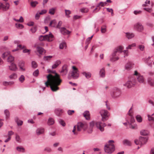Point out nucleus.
I'll return each instance as SVG.
<instances>
[{"label":"nucleus","mask_w":154,"mask_h":154,"mask_svg":"<svg viewBox=\"0 0 154 154\" xmlns=\"http://www.w3.org/2000/svg\"><path fill=\"white\" fill-rule=\"evenodd\" d=\"M47 78V81L45 83L46 86L48 87L50 84L51 88L53 91L58 90L59 88L58 86L62 82V79L60 78V76L57 73H56L55 75L54 76L51 74H49Z\"/></svg>","instance_id":"f257e3e1"},{"label":"nucleus","mask_w":154,"mask_h":154,"mask_svg":"<svg viewBox=\"0 0 154 154\" xmlns=\"http://www.w3.org/2000/svg\"><path fill=\"white\" fill-rule=\"evenodd\" d=\"M113 140H109L108 143L105 145L104 150L105 152L108 154H111L115 150V146Z\"/></svg>","instance_id":"f03ea898"},{"label":"nucleus","mask_w":154,"mask_h":154,"mask_svg":"<svg viewBox=\"0 0 154 154\" xmlns=\"http://www.w3.org/2000/svg\"><path fill=\"white\" fill-rule=\"evenodd\" d=\"M148 138L147 137H140L139 138V140H135V143L137 145H140V147L146 143L148 140Z\"/></svg>","instance_id":"7ed1b4c3"},{"label":"nucleus","mask_w":154,"mask_h":154,"mask_svg":"<svg viewBox=\"0 0 154 154\" xmlns=\"http://www.w3.org/2000/svg\"><path fill=\"white\" fill-rule=\"evenodd\" d=\"M54 38V36L50 32V33L46 35H40L39 37V39L41 41L44 40H47L48 42H51L53 41L52 38Z\"/></svg>","instance_id":"20e7f679"},{"label":"nucleus","mask_w":154,"mask_h":154,"mask_svg":"<svg viewBox=\"0 0 154 154\" xmlns=\"http://www.w3.org/2000/svg\"><path fill=\"white\" fill-rule=\"evenodd\" d=\"M100 113L102 116V121L105 122L108 119L109 116L108 112L106 110L102 109L100 110Z\"/></svg>","instance_id":"39448f33"},{"label":"nucleus","mask_w":154,"mask_h":154,"mask_svg":"<svg viewBox=\"0 0 154 154\" xmlns=\"http://www.w3.org/2000/svg\"><path fill=\"white\" fill-rule=\"evenodd\" d=\"M77 127V131H79L82 129L84 131L85 130L87 127V126L85 123L79 122L78 123Z\"/></svg>","instance_id":"423d86ee"},{"label":"nucleus","mask_w":154,"mask_h":154,"mask_svg":"<svg viewBox=\"0 0 154 154\" xmlns=\"http://www.w3.org/2000/svg\"><path fill=\"white\" fill-rule=\"evenodd\" d=\"M95 124L97 128L102 132L104 131V127L106 125L105 123H102L100 122H96Z\"/></svg>","instance_id":"0eeeda50"},{"label":"nucleus","mask_w":154,"mask_h":154,"mask_svg":"<svg viewBox=\"0 0 154 154\" xmlns=\"http://www.w3.org/2000/svg\"><path fill=\"white\" fill-rule=\"evenodd\" d=\"M73 71L71 73V76L74 79H76L79 76L77 69L75 66H72Z\"/></svg>","instance_id":"6e6552de"},{"label":"nucleus","mask_w":154,"mask_h":154,"mask_svg":"<svg viewBox=\"0 0 154 154\" xmlns=\"http://www.w3.org/2000/svg\"><path fill=\"white\" fill-rule=\"evenodd\" d=\"M134 29L139 32H141L143 29V27L140 23H138L134 25Z\"/></svg>","instance_id":"1a4fd4ad"},{"label":"nucleus","mask_w":154,"mask_h":154,"mask_svg":"<svg viewBox=\"0 0 154 154\" xmlns=\"http://www.w3.org/2000/svg\"><path fill=\"white\" fill-rule=\"evenodd\" d=\"M9 4L8 3H6L5 5L3 4L0 2V9H2L3 11H5L9 9Z\"/></svg>","instance_id":"9d476101"},{"label":"nucleus","mask_w":154,"mask_h":154,"mask_svg":"<svg viewBox=\"0 0 154 154\" xmlns=\"http://www.w3.org/2000/svg\"><path fill=\"white\" fill-rule=\"evenodd\" d=\"M60 30L61 33L64 35L69 34L71 32L70 31L67 30L64 27L61 28Z\"/></svg>","instance_id":"9b49d317"},{"label":"nucleus","mask_w":154,"mask_h":154,"mask_svg":"<svg viewBox=\"0 0 154 154\" xmlns=\"http://www.w3.org/2000/svg\"><path fill=\"white\" fill-rule=\"evenodd\" d=\"M37 52L40 55H42L43 52L45 53L46 51L45 50L42 48L38 46L36 47Z\"/></svg>","instance_id":"f8f14e48"},{"label":"nucleus","mask_w":154,"mask_h":154,"mask_svg":"<svg viewBox=\"0 0 154 154\" xmlns=\"http://www.w3.org/2000/svg\"><path fill=\"white\" fill-rule=\"evenodd\" d=\"M134 85L131 81H128L125 83L124 84V86L128 88H131Z\"/></svg>","instance_id":"ddd939ff"},{"label":"nucleus","mask_w":154,"mask_h":154,"mask_svg":"<svg viewBox=\"0 0 154 154\" xmlns=\"http://www.w3.org/2000/svg\"><path fill=\"white\" fill-rule=\"evenodd\" d=\"M113 93V95L114 97H117L120 95L121 94V92L120 89H117L114 90Z\"/></svg>","instance_id":"4468645a"},{"label":"nucleus","mask_w":154,"mask_h":154,"mask_svg":"<svg viewBox=\"0 0 154 154\" xmlns=\"http://www.w3.org/2000/svg\"><path fill=\"white\" fill-rule=\"evenodd\" d=\"M117 51L115 50L114 52L112 54V57L110 59V61L112 62H114L116 60H118L119 59V58L118 57H114L116 55V53H117Z\"/></svg>","instance_id":"2eb2a0df"},{"label":"nucleus","mask_w":154,"mask_h":154,"mask_svg":"<svg viewBox=\"0 0 154 154\" xmlns=\"http://www.w3.org/2000/svg\"><path fill=\"white\" fill-rule=\"evenodd\" d=\"M68 72L67 67L66 66H64L62 67V69L60 71L61 73L62 74L63 76L66 75Z\"/></svg>","instance_id":"dca6fc26"},{"label":"nucleus","mask_w":154,"mask_h":154,"mask_svg":"<svg viewBox=\"0 0 154 154\" xmlns=\"http://www.w3.org/2000/svg\"><path fill=\"white\" fill-rule=\"evenodd\" d=\"M9 69L12 71H16L17 69V68L15 64L12 63L11 65L9 66Z\"/></svg>","instance_id":"f3484780"},{"label":"nucleus","mask_w":154,"mask_h":154,"mask_svg":"<svg viewBox=\"0 0 154 154\" xmlns=\"http://www.w3.org/2000/svg\"><path fill=\"white\" fill-rule=\"evenodd\" d=\"M55 113L58 116H60L63 113L62 110L60 109H55Z\"/></svg>","instance_id":"a211bd4d"},{"label":"nucleus","mask_w":154,"mask_h":154,"mask_svg":"<svg viewBox=\"0 0 154 154\" xmlns=\"http://www.w3.org/2000/svg\"><path fill=\"white\" fill-rule=\"evenodd\" d=\"M132 65L131 63L128 62L125 65V68L127 70H129L132 68Z\"/></svg>","instance_id":"6ab92c4d"},{"label":"nucleus","mask_w":154,"mask_h":154,"mask_svg":"<svg viewBox=\"0 0 154 154\" xmlns=\"http://www.w3.org/2000/svg\"><path fill=\"white\" fill-rule=\"evenodd\" d=\"M126 37L128 39H131L134 36V34L132 33L126 32Z\"/></svg>","instance_id":"aec40b11"},{"label":"nucleus","mask_w":154,"mask_h":154,"mask_svg":"<svg viewBox=\"0 0 154 154\" xmlns=\"http://www.w3.org/2000/svg\"><path fill=\"white\" fill-rule=\"evenodd\" d=\"M147 82L149 85L151 86H154V80L151 78H149L147 79Z\"/></svg>","instance_id":"412c9836"},{"label":"nucleus","mask_w":154,"mask_h":154,"mask_svg":"<svg viewBox=\"0 0 154 154\" xmlns=\"http://www.w3.org/2000/svg\"><path fill=\"white\" fill-rule=\"evenodd\" d=\"M61 63V61L60 60H57L55 63L52 66V69L56 68L59 64Z\"/></svg>","instance_id":"4be33fe9"},{"label":"nucleus","mask_w":154,"mask_h":154,"mask_svg":"<svg viewBox=\"0 0 154 154\" xmlns=\"http://www.w3.org/2000/svg\"><path fill=\"white\" fill-rule=\"evenodd\" d=\"M44 129L42 128H38L36 131V133L38 135H39L43 133Z\"/></svg>","instance_id":"5701e85b"},{"label":"nucleus","mask_w":154,"mask_h":154,"mask_svg":"<svg viewBox=\"0 0 154 154\" xmlns=\"http://www.w3.org/2000/svg\"><path fill=\"white\" fill-rule=\"evenodd\" d=\"M83 115L88 120L90 119V113L88 111H86L85 112L83 113Z\"/></svg>","instance_id":"b1692460"},{"label":"nucleus","mask_w":154,"mask_h":154,"mask_svg":"<svg viewBox=\"0 0 154 154\" xmlns=\"http://www.w3.org/2000/svg\"><path fill=\"white\" fill-rule=\"evenodd\" d=\"M16 122L17 123L18 125H21L23 123V122L20 120H19L18 117H16L15 119Z\"/></svg>","instance_id":"393cba45"},{"label":"nucleus","mask_w":154,"mask_h":154,"mask_svg":"<svg viewBox=\"0 0 154 154\" xmlns=\"http://www.w3.org/2000/svg\"><path fill=\"white\" fill-rule=\"evenodd\" d=\"M56 10V8H52L49 10V13L51 15H54L55 13Z\"/></svg>","instance_id":"a878e982"},{"label":"nucleus","mask_w":154,"mask_h":154,"mask_svg":"<svg viewBox=\"0 0 154 154\" xmlns=\"http://www.w3.org/2000/svg\"><path fill=\"white\" fill-rule=\"evenodd\" d=\"M137 79L138 81L140 83H142L144 82V78L142 75H139L137 78Z\"/></svg>","instance_id":"bb28decb"},{"label":"nucleus","mask_w":154,"mask_h":154,"mask_svg":"<svg viewBox=\"0 0 154 154\" xmlns=\"http://www.w3.org/2000/svg\"><path fill=\"white\" fill-rule=\"evenodd\" d=\"M57 22L55 20L51 21L50 23L49 26H50L55 27L56 26Z\"/></svg>","instance_id":"cd10ccee"},{"label":"nucleus","mask_w":154,"mask_h":154,"mask_svg":"<svg viewBox=\"0 0 154 154\" xmlns=\"http://www.w3.org/2000/svg\"><path fill=\"white\" fill-rule=\"evenodd\" d=\"M123 143L124 144L126 145L129 146L131 145V143L130 141L127 139L124 140L123 141Z\"/></svg>","instance_id":"c85d7f7f"},{"label":"nucleus","mask_w":154,"mask_h":154,"mask_svg":"<svg viewBox=\"0 0 154 154\" xmlns=\"http://www.w3.org/2000/svg\"><path fill=\"white\" fill-rule=\"evenodd\" d=\"M100 74L101 77H104L105 76V71L104 68L101 69L100 72Z\"/></svg>","instance_id":"c756f323"},{"label":"nucleus","mask_w":154,"mask_h":154,"mask_svg":"<svg viewBox=\"0 0 154 154\" xmlns=\"http://www.w3.org/2000/svg\"><path fill=\"white\" fill-rule=\"evenodd\" d=\"M54 123V120L52 118H50L49 119L48 122V124L49 125H51Z\"/></svg>","instance_id":"7c9ffc66"},{"label":"nucleus","mask_w":154,"mask_h":154,"mask_svg":"<svg viewBox=\"0 0 154 154\" xmlns=\"http://www.w3.org/2000/svg\"><path fill=\"white\" fill-rule=\"evenodd\" d=\"M82 74L83 75H85V77L87 79L90 78L91 76V74L90 72L86 73L85 72H84L82 73Z\"/></svg>","instance_id":"2f4dec72"},{"label":"nucleus","mask_w":154,"mask_h":154,"mask_svg":"<svg viewBox=\"0 0 154 154\" xmlns=\"http://www.w3.org/2000/svg\"><path fill=\"white\" fill-rule=\"evenodd\" d=\"M140 133L142 135L146 136L148 134V132L147 130H143L141 131Z\"/></svg>","instance_id":"473e14b6"},{"label":"nucleus","mask_w":154,"mask_h":154,"mask_svg":"<svg viewBox=\"0 0 154 154\" xmlns=\"http://www.w3.org/2000/svg\"><path fill=\"white\" fill-rule=\"evenodd\" d=\"M123 49V47L122 46H119L116 48L115 50L117 52L121 53L122 52V50Z\"/></svg>","instance_id":"72a5a7b5"},{"label":"nucleus","mask_w":154,"mask_h":154,"mask_svg":"<svg viewBox=\"0 0 154 154\" xmlns=\"http://www.w3.org/2000/svg\"><path fill=\"white\" fill-rule=\"evenodd\" d=\"M53 57L52 56H44L43 57V59L44 61H49Z\"/></svg>","instance_id":"f704fd0d"},{"label":"nucleus","mask_w":154,"mask_h":154,"mask_svg":"<svg viewBox=\"0 0 154 154\" xmlns=\"http://www.w3.org/2000/svg\"><path fill=\"white\" fill-rule=\"evenodd\" d=\"M14 84V82H8L5 81V82H4L3 83V84L4 86H7L8 85H12Z\"/></svg>","instance_id":"c9c22d12"},{"label":"nucleus","mask_w":154,"mask_h":154,"mask_svg":"<svg viewBox=\"0 0 154 154\" xmlns=\"http://www.w3.org/2000/svg\"><path fill=\"white\" fill-rule=\"evenodd\" d=\"M136 119L138 122H141L142 121V118L140 115H137L136 116Z\"/></svg>","instance_id":"e433bc0d"},{"label":"nucleus","mask_w":154,"mask_h":154,"mask_svg":"<svg viewBox=\"0 0 154 154\" xmlns=\"http://www.w3.org/2000/svg\"><path fill=\"white\" fill-rule=\"evenodd\" d=\"M17 150L19 152H24V149L21 146H17L16 147Z\"/></svg>","instance_id":"4c0bfd02"},{"label":"nucleus","mask_w":154,"mask_h":154,"mask_svg":"<svg viewBox=\"0 0 154 154\" xmlns=\"http://www.w3.org/2000/svg\"><path fill=\"white\" fill-rule=\"evenodd\" d=\"M101 31L102 33H104L106 32V26L105 25H103L101 27Z\"/></svg>","instance_id":"58836bf2"},{"label":"nucleus","mask_w":154,"mask_h":154,"mask_svg":"<svg viewBox=\"0 0 154 154\" xmlns=\"http://www.w3.org/2000/svg\"><path fill=\"white\" fill-rule=\"evenodd\" d=\"M14 60V57L12 56H10L8 58L7 61L8 62H11Z\"/></svg>","instance_id":"ea45409f"},{"label":"nucleus","mask_w":154,"mask_h":154,"mask_svg":"<svg viewBox=\"0 0 154 154\" xmlns=\"http://www.w3.org/2000/svg\"><path fill=\"white\" fill-rule=\"evenodd\" d=\"M5 114V115L7 118H8L10 116V112L8 109H5L4 111Z\"/></svg>","instance_id":"a19ab883"},{"label":"nucleus","mask_w":154,"mask_h":154,"mask_svg":"<svg viewBox=\"0 0 154 154\" xmlns=\"http://www.w3.org/2000/svg\"><path fill=\"white\" fill-rule=\"evenodd\" d=\"M138 48L141 51H143L144 50L145 46L144 45H138Z\"/></svg>","instance_id":"79ce46f5"},{"label":"nucleus","mask_w":154,"mask_h":154,"mask_svg":"<svg viewBox=\"0 0 154 154\" xmlns=\"http://www.w3.org/2000/svg\"><path fill=\"white\" fill-rule=\"evenodd\" d=\"M66 47V44L65 43L63 42L61 43L59 45V48L60 49H63Z\"/></svg>","instance_id":"37998d69"},{"label":"nucleus","mask_w":154,"mask_h":154,"mask_svg":"<svg viewBox=\"0 0 154 154\" xmlns=\"http://www.w3.org/2000/svg\"><path fill=\"white\" fill-rule=\"evenodd\" d=\"M65 12L66 15L67 16V17H70V16H69V15L71 14V11L69 10H65Z\"/></svg>","instance_id":"c03bdc74"},{"label":"nucleus","mask_w":154,"mask_h":154,"mask_svg":"<svg viewBox=\"0 0 154 154\" xmlns=\"http://www.w3.org/2000/svg\"><path fill=\"white\" fill-rule=\"evenodd\" d=\"M16 27L18 28L22 29L23 27V26L21 24L16 23L15 24Z\"/></svg>","instance_id":"a18cd8bd"},{"label":"nucleus","mask_w":154,"mask_h":154,"mask_svg":"<svg viewBox=\"0 0 154 154\" xmlns=\"http://www.w3.org/2000/svg\"><path fill=\"white\" fill-rule=\"evenodd\" d=\"M59 122L60 124L62 125L63 126H65V123L63 120L60 119L59 120Z\"/></svg>","instance_id":"49530a36"},{"label":"nucleus","mask_w":154,"mask_h":154,"mask_svg":"<svg viewBox=\"0 0 154 154\" xmlns=\"http://www.w3.org/2000/svg\"><path fill=\"white\" fill-rule=\"evenodd\" d=\"M37 4L38 2L37 1L32 2L30 3L32 7H35Z\"/></svg>","instance_id":"de8ad7c7"},{"label":"nucleus","mask_w":154,"mask_h":154,"mask_svg":"<svg viewBox=\"0 0 154 154\" xmlns=\"http://www.w3.org/2000/svg\"><path fill=\"white\" fill-rule=\"evenodd\" d=\"M32 67L34 68H35L37 67V65L36 62L33 61L32 63Z\"/></svg>","instance_id":"09e8293b"},{"label":"nucleus","mask_w":154,"mask_h":154,"mask_svg":"<svg viewBox=\"0 0 154 154\" xmlns=\"http://www.w3.org/2000/svg\"><path fill=\"white\" fill-rule=\"evenodd\" d=\"M39 72L38 69L36 70L33 73V75L34 76H37L39 74Z\"/></svg>","instance_id":"8fccbe9b"},{"label":"nucleus","mask_w":154,"mask_h":154,"mask_svg":"<svg viewBox=\"0 0 154 154\" xmlns=\"http://www.w3.org/2000/svg\"><path fill=\"white\" fill-rule=\"evenodd\" d=\"M147 116L148 117V119L149 121H154V118L152 117L151 115L148 114Z\"/></svg>","instance_id":"3c124183"},{"label":"nucleus","mask_w":154,"mask_h":154,"mask_svg":"<svg viewBox=\"0 0 154 154\" xmlns=\"http://www.w3.org/2000/svg\"><path fill=\"white\" fill-rule=\"evenodd\" d=\"M62 24V21H60L59 22L58 24L56 26V27L57 28L60 29L61 28H60Z\"/></svg>","instance_id":"603ef678"},{"label":"nucleus","mask_w":154,"mask_h":154,"mask_svg":"<svg viewBox=\"0 0 154 154\" xmlns=\"http://www.w3.org/2000/svg\"><path fill=\"white\" fill-rule=\"evenodd\" d=\"M136 46V44L135 43H133L131 45H129L127 48L126 49H131L132 47H135Z\"/></svg>","instance_id":"864d4df0"},{"label":"nucleus","mask_w":154,"mask_h":154,"mask_svg":"<svg viewBox=\"0 0 154 154\" xmlns=\"http://www.w3.org/2000/svg\"><path fill=\"white\" fill-rule=\"evenodd\" d=\"M24 62L23 61H20L18 63L19 66H24Z\"/></svg>","instance_id":"5fc2aeb1"},{"label":"nucleus","mask_w":154,"mask_h":154,"mask_svg":"<svg viewBox=\"0 0 154 154\" xmlns=\"http://www.w3.org/2000/svg\"><path fill=\"white\" fill-rule=\"evenodd\" d=\"M25 80V77L24 75H22L19 78L20 81L22 82Z\"/></svg>","instance_id":"6e6d98bb"},{"label":"nucleus","mask_w":154,"mask_h":154,"mask_svg":"<svg viewBox=\"0 0 154 154\" xmlns=\"http://www.w3.org/2000/svg\"><path fill=\"white\" fill-rule=\"evenodd\" d=\"M9 54V53L8 52H5L3 54H2V57L4 59Z\"/></svg>","instance_id":"4d7b16f0"},{"label":"nucleus","mask_w":154,"mask_h":154,"mask_svg":"<svg viewBox=\"0 0 154 154\" xmlns=\"http://www.w3.org/2000/svg\"><path fill=\"white\" fill-rule=\"evenodd\" d=\"M16 75L15 73H13L9 76V78L11 79H14L15 77H16Z\"/></svg>","instance_id":"13d9d810"},{"label":"nucleus","mask_w":154,"mask_h":154,"mask_svg":"<svg viewBox=\"0 0 154 154\" xmlns=\"http://www.w3.org/2000/svg\"><path fill=\"white\" fill-rule=\"evenodd\" d=\"M81 11L82 13H86L88 11V9L87 8H83L80 10Z\"/></svg>","instance_id":"bf43d9fd"},{"label":"nucleus","mask_w":154,"mask_h":154,"mask_svg":"<svg viewBox=\"0 0 154 154\" xmlns=\"http://www.w3.org/2000/svg\"><path fill=\"white\" fill-rule=\"evenodd\" d=\"M40 14H39V12H38L35 16V18L36 20H37L39 19L40 17Z\"/></svg>","instance_id":"052dcab7"},{"label":"nucleus","mask_w":154,"mask_h":154,"mask_svg":"<svg viewBox=\"0 0 154 154\" xmlns=\"http://www.w3.org/2000/svg\"><path fill=\"white\" fill-rule=\"evenodd\" d=\"M47 11L46 10L44 9L41 11L40 12H39V14L40 15H42L46 13Z\"/></svg>","instance_id":"680f3d73"},{"label":"nucleus","mask_w":154,"mask_h":154,"mask_svg":"<svg viewBox=\"0 0 154 154\" xmlns=\"http://www.w3.org/2000/svg\"><path fill=\"white\" fill-rule=\"evenodd\" d=\"M74 112V111L73 110H69L67 111V113L69 115H72L73 113Z\"/></svg>","instance_id":"e2e57ef3"},{"label":"nucleus","mask_w":154,"mask_h":154,"mask_svg":"<svg viewBox=\"0 0 154 154\" xmlns=\"http://www.w3.org/2000/svg\"><path fill=\"white\" fill-rule=\"evenodd\" d=\"M144 9L149 12H150L152 11V9L149 8H145Z\"/></svg>","instance_id":"0e129e2a"},{"label":"nucleus","mask_w":154,"mask_h":154,"mask_svg":"<svg viewBox=\"0 0 154 154\" xmlns=\"http://www.w3.org/2000/svg\"><path fill=\"white\" fill-rule=\"evenodd\" d=\"M107 11H108L109 12H110L111 13V14L112 15H113V10L112 8H107Z\"/></svg>","instance_id":"69168bd1"},{"label":"nucleus","mask_w":154,"mask_h":154,"mask_svg":"<svg viewBox=\"0 0 154 154\" xmlns=\"http://www.w3.org/2000/svg\"><path fill=\"white\" fill-rule=\"evenodd\" d=\"M142 12V11H134V13L135 15H137L138 14H140Z\"/></svg>","instance_id":"338daca9"},{"label":"nucleus","mask_w":154,"mask_h":154,"mask_svg":"<svg viewBox=\"0 0 154 154\" xmlns=\"http://www.w3.org/2000/svg\"><path fill=\"white\" fill-rule=\"evenodd\" d=\"M30 30L32 33H34L36 31V28L34 27L31 28V29H30Z\"/></svg>","instance_id":"774afa93"}]
</instances>
